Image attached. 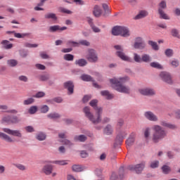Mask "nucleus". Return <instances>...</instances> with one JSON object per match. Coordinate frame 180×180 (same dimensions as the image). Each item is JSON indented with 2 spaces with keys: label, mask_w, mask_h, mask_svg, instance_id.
Here are the masks:
<instances>
[{
  "label": "nucleus",
  "mask_w": 180,
  "mask_h": 180,
  "mask_svg": "<svg viewBox=\"0 0 180 180\" xmlns=\"http://www.w3.org/2000/svg\"><path fill=\"white\" fill-rule=\"evenodd\" d=\"M129 81H130V77L128 76L112 77L110 79V84L111 88L117 91V92H120V94H130V87L123 84L129 82Z\"/></svg>",
  "instance_id": "1"
},
{
  "label": "nucleus",
  "mask_w": 180,
  "mask_h": 180,
  "mask_svg": "<svg viewBox=\"0 0 180 180\" xmlns=\"http://www.w3.org/2000/svg\"><path fill=\"white\" fill-rule=\"evenodd\" d=\"M96 116L94 115L91 112V108L86 106L83 108L84 116L93 123V124H99L102 122V113H103V108L102 107H97L94 108Z\"/></svg>",
  "instance_id": "2"
},
{
  "label": "nucleus",
  "mask_w": 180,
  "mask_h": 180,
  "mask_svg": "<svg viewBox=\"0 0 180 180\" xmlns=\"http://www.w3.org/2000/svg\"><path fill=\"white\" fill-rule=\"evenodd\" d=\"M152 130L151 140L154 144H158L160 141H162L164 138L167 136V131L161 125L154 124L152 127Z\"/></svg>",
  "instance_id": "3"
},
{
  "label": "nucleus",
  "mask_w": 180,
  "mask_h": 180,
  "mask_svg": "<svg viewBox=\"0 0 180 180\" xmlns=\"http://www.w3.org/2000/svg\"><path fill=\"white\" fill-rule=\"evenodd\" d=\"M115 50H116L115 54L117 57H119L120 60L122 61H130V57L127 56L126 53H124V48L122 45H115L114 46Z\"/></svg>",
  "instance_id": "4"
},
{
  "label": "nucleus",
  "mask_w": 180,
  "mask_h": 180,
  "mask_svg": "<svg viewBox=\"0 0 180 180\" xmlns=\"http://www.w3.org/2000/svg\"><path fill=\"white\" fill-rule=\"evenodd\" d=\"M1 123L2 124L4 123H7L8 124H18V123H20V119L16 115H5L2 117Z\"/></svg>",
  "instance_id": "5"
},
{
  "label": "nucleus",
  "mask_w": 180,
  "mask_h": 180,
  "mask_svg": "<svg viewBox=\"0 0 180 180\" xmlns=\"http://www.w3.org/2000/svg\"><path fill=\"white\" fill-rule=\"evenodd\" d=\"M86 58L89 63H98V61H99L98 53L94 49H89L87 50Z\"/></svg>",
  "instance_id": "6"
},
{
  "label": "nucleus",
  "mask_w": 180,
  "mask_h": 180,
  "mask_svg": "<svg viewBox=\"0 0 180 180\" xmlns=\"http://www.w3.org/2000/svg\"><path fill=\"white\" fill-rule=\"evenodd\" d=\"M146 168V162H141V163L136 165H131L128 167V169L135 174H140Z\"/></svg>",
  "instance_id": "7"
},
{
  "label": "nucleus",
  "mask_w": 180,
  "mask_h": 180,
  "mask_svg": "<svg viewBox=\"0 0 180 180\" xmlns=\"http://www.w3.org/2000/svg\"><path fill=\"white\" fill-rule=\"evenodd\" d=\"M110 180H123L124 179V168L120 167L118 173L112 172L110 176Z\"/></svg>",
  "instance_id": "8"
},
{
  "label": "nucleus",
  "mask_w": 180,
  "mask_h": 180,
  "mask_svg": "<svg viewBox=\"0 0 180 180\" xmlns=\"http://www.w3.org/2000/svg\"><path fill=\"white\" fill-rule=\"evenodd\" d=\"M2 130L6 134H9L10 136H13L14 137H18V139H22L23 137V134H22V131L19 129H11L9 128H3Z\"/></svg>",
  "instance_id": "9"
},
{
  "label": "nucleus",
  "mask_w": 180,
  "mask_h": 180,
  "mask_svg": "<svg viewBox=\"0 0 180 180\" xmlns=\"http://www.w3.org/2000/svg\"><path fill=\"white\" fill-rule=\"evenodd\" d=\"M146 42L143 40V38L139 37L135 39L134 48L136 50H144V49H146Z\"/></svg>",
  "instance_id": "10"
},
{
  "label": "nucleus",
  "mask_w": 180,
  "mask_h": 180,
  "mask_svg": "<svg viewBox=\"0 0 180 180\" xmlns=\"http://www.w3.org/2000/svg\"><path fill=\"white\" fill-rule=\"evenodd\" d=\"M139 94L143 96H155V90L151 88H143L139 90Z\"/></svg>",
  "instance_id": "11"
},
{
  "label": "nucleus",
  "mask_w": 180,
  "mask_h": 180,
  "mask_svg": "<svg viewBox=\"0 0 180 180\" xmlns=\"http://www.w3.org/2000/svg\"><path fill=\"white\" fill-rule=\"evenodd\" d=\"M50 78H51V76L49 73H44L39 77V81H41V82H48V84L51 86V85L54 84V82L51 80Z\"/></svg>",
  "instance_id": "12"
},
{
  "label": "nucleus",
  "mask_w": 180,
  "mask_h": 180,
  "mask_svg": "<svg viewBox=\"0 0 180 180\" xmlns=\"http://www.w3.org/2000/svg\"><path fill=\"white\" fill-rule=\"evenodd\" d=\"M144 117L146 118L147 120L149 122H158V116L155 115L153 111H146L143 113Z\"/></svg>",
  "instance_id": "13"
},
{
  "label": "nucleus",
  "mask_w": 180,
  "mask_h": 180,
  "mask_svg": "<svg viewBox=\"0 0 180 180\" xmlns=\"http://www.w3.org/2000/svg\"><path fill=\"white\" fill-rule=\"evenodd\" d=\"M65 89L68 91V95L74 94V83L72 81H68L63 84Z\"/></svg>",
  "instance_id": "14"
},
{
  "label": "nucleus",
  "mask_w": 180,
  "mask_h": 180,
  "mask_svg": "<svg viewBox=\"0 0 180 180\" xmlns=\"http://www.w3.org/2000/svg\"><path fill=\"white\" fill-rule=\"evenodd\" d=\"M160 77L162 81L167 82V84L172 83V78L171 77V75L167 72H161L160 74Z\"/></svg>",
  "instance_id": "15"
},
{
  "label": "nucleus",
  "mask_w": 180,
  "mask_h": 180,
  "mask_svg": "<svg viewBox=\"0 0 180 180\" xmlns=\"http://www.w3.org/2000/svg\"><path fill=\"white\" fill-rule=\"evenodd\" d=\"M67 30V27H60V25H52L49 28L50 33H56V32H63Z\"/></svg>",
  "instance_id": "16"
},
{
  "label": "nucleus",
  "mask_w": 180,
  "mask_h": 180,
  "mask_svg": "<svg viewBox=\"0 0 180 180\" xmlns=\"http://www.w3.org/2000/svg\"><path fill=\"white\" fill-rule=\"evenodd\" d=\"M53 169L52 165H45L43 166L41 171L45 175H51L53 174Z\"/></svg>",
  "instance_id": "17"
},
{
  "label": "nucleus",
  "mask_w": 180,
  "mask_h": 180,
  "mask_svg": "<svg viewBox=\"0 0 180 180\" xmlns=\"http://www.w3.org/2000/svg\"><path fill=\"white\" fill-rule=\"evenodd\" d=\"M147 16H148V11L146 10H141L135 17H134V20H140V19H144V18H147Z\"/></svg>",
  "instance_id": "18"
},
{
  "label": "nucleus",
  "mask_w": 180,
  "mask_h": 180,
  "mask_svg": "<svg viewBox=\"0 0 180 180\" xmlns=\"http://www.w3.org/2000/svg\"><path fill=\"white\" fill-rule=\"evenodd\" d=\"M35 139L38 141H44L47 139V134L44 131H38L35 135Z\"/></svg>",
  "instance_id": "19"
},
{
  "label": "nucleus",
  "mask_w": 180,
  "mask_h": 180,
  "mask_svg": "<svg viewBox=\"0 0 180 180\" xmlns=\"http://www.w3.org/2000/svg\"><path fill=\"white\" fill-rule=\"evenodd\" d=\"M93 15L96 18H101L102 15V9L98 5H95L93 8Z\"/></svg>",
  "instance_id": "20"
},
{
  "label": "nucleus",
  "mask_w": 180,
  "mask_h": 180,
  "mask_svg": "<svg viewBox=\"0 0 180 180\" xmlns=\"http://www.w3.org/2000/svg\"><path fill=\"white\" fill-rule=\"evenodd\" d=\"M104 134L106 136H112L113 134V126L110 124H108L103 129Z\"/></svg>",
  "instance_id": "21"
},
{
  "label": "nucleus",
  "mask_w": 180,
  "mask_h": 180,
  "mask_svg": "<svg viewBox=\"0 0 180 180\" xmlns=\"http://www.w3.org/2000/svg\"><path fill=\"white\" fill-rule=\"evenodd\" d=\"M127 134L125 133H120L115 139V144L117 146H120L123 143V139L126 137Z\"/></svg>",
  "instance_id": "22"
},
{
  "label": "nucleus",
  "mask_w": 180,
  "mask_h": 180,
  "mask_svg": "<svg viewBox=\"0 0 180 180\" xmlns=\"http://www.w3.org/2000/svg\"><path fill=\"white\" fill-rule=\"evenodd\" d=\"M1 44L2 46V49H4L5 50H11V49L13 47V44H11V42L6 39L1 41Z\"/></svg>",
  "instance_id": "23"
},
{
  "label": "nucleus",
  "mask_w": 180,
  "mask_h": 180,
  "mask_svg": "<svg viewBox=\"0 0 180 180\" xmlns=\"http://www.w3.org/2000/svg\"><path fill=\"white\" fill-rule=\"evenodd\" d=\"M0 139L4 140L6 143H13V139L9 135L0 131Z\"/></svg>",
  "instance_id": "24"
},
{
  "label": "nucleus",
  "mask_w": 180,
  "mask_h": 180,
  "mask_svg": "<svg viewBox=\"0 0 180 180\" xmlns=\"http://www.w3.org/2000/svg\"><path fill=\"white\" fill-rule=\"evenodd\" d=\"M46 117L48 119H50L51 120H56V119H60L61 118V115L58 112H50L46 115Z\"/></svg>",
  "instance_id": "25"
},
{
  "label": "nucleus",
  "mask_w": 180,
  "mask_h": 180,
  "mask_svg": "<svg viewBox=\"0 0 180 180\" xmlns=\"http://www.w3.org/2000/svg\"><path fill=\"white\" fill-rule=\"evenodd\" d=\"M75 141H79V143H85L88 140V137L84 134L76 135L74 137Z\"/></svg>",
  "instance_id": "26"
},
{
  "label": "nucleus",
  "mask_w": 180,
  "mask_h": 180,
  "mask_svg": "<svg viewBox=\"0 0 180 180\" xmlns=\"http://www.w3.org/2000/svg\"><path fill=\"white\" fill-rule=\"evenodd\" d=\"M101 96H103L105 98V99H108L110 101V99H113V94H110V92L108 90H103L101 91Z\"/></svg>",
  "instance_id": "27"
},
{
  "label": "nucleus",
  "mask_w": 180,
  "mask_h": 180,
  "mask_svg": "<svg viewBox=\"0 0 180 180\" xmlns=\"http://www.w3.org/2000/svg\"><path fill=\"white\" fill-rule=\"evenodd\" d=\"M72 169L74 172H82V171H85L86 168L84 166H81L80 165H74L72 166Z\"/></svg>",
  "instance_id": "28"
},
{
  "label": "nucleus",
  "mask_w": 180,
  "mask_h": 180,
  "mask_svg": "<svg viewBox=\"0 0 180 180\" xmlns=\"http://www.w3.org/2000/svg\"><path fill=\"white\" fill-rule=\"evenodd\" d=\"M122 37H130V30L127 27H122L121 29Z\"/></svg>",
  "instance_id": "29"
},
{
  "label": "nucleus",
  "mask_w": 180,
  "mask_h": 180,
  "mask_svg": "<svg viewBox=\"0 0 180 180\" xmlns=\"http://www.w3.org/2000/svg\"><path fill=\"white\" fill-rule=\"evenodd\" d=\"M122 26H115L112 30L113 36H121Z\"/></svg>",
  "instance_id": "30"
},
{
  "label": "nucleus",
  "mask_w": 180,
  "mask_h": 180,
  "mask_svg": "<svg viewBox=\"0 0 180 180\" xmlns=\"http://www.w3.org/2000/svg\"><path fill=\"white\" fill-rule=\"evenodd\" d=\"M160 126L161 127H166L167 129H175V125L165 121V120H161L160 121Z\"/></svg>",
  "instance_id": "31"
},
{
  "label": "nucleus",
  "mask_w": 180,
  "mask_h": 180,
  "mask_svg": "<svg viewBox=\"0 0 180 180\" xmlns=\"http://www.w3.org/2000/svg\"><path fill=\"white\" fill-rule=\"evenodd\" d=\"M80 78L82 81H85L86 82H95V80L94 79V78L91 77V75H86V74L82 75Z\"/></svg>",
  "instance_id": "32"
},
{
  "label": "nucleus",
  "mask_w": 180,
  "mask_h": 180,
  "mask_svg": "<svg viewBox=\"0 0 180 180\" xmlns=\"http://www.w3.org/2000/svg\"><path fill=\"white\" fill-rule=\"evenodd\" d=\"M49 164H55L56 165H68V160H53V161H49Z\"/></svg>",
  "instance_id": "33"
},
{
  "label": "nucleus",
  "mask_w": 180,
  "mask_h": 180,
  "mask_svg": "<svg viewBox=\"0 0 180 180\" xmlns=\"http://www.w3.org/2000/svg\"><path fill=\"white\" fill-rule=\"evenodd\" d=\"M151 61H153V58H151V56L147 53L142 55V63H146V64H149V63H151Z\"/></svg>",
  "instance_id": "34"
},
{
  "label": "nucleus",
  "mask_w": 180,
  "mask_h": 180,
  "mask_svg": "<svg viewBox=\"0 0 180 180\" xmlns=\"http://www.w3.org/2000/svg\"><path fill=\"white\" fill-rule=\"evenodd\" d=\"M75 64L76 65H78L79 67H85V65L88 64V61H86V60H85L84 58H81L79 60H76Z\"/></svg>",
  "instance_id": "35"
},
{
  "label": "nucleus",
  "mask_w": 180,
  "mask_h": 180,
  "mask_svg": "<svg viewBox=\"0 0 180 180\" xmlns=\"http://www.w3.org/2000/svg\"><path fill=\"white\" fill-rule=\"evenodd\" d=\"M36 100H34V98L30 97L23 101L22 104L24 106H29L30 105H33Z\"/></svg>",
  "instance_id": "36"
},
{
  "label": "nucleus",
  "mask_w": 180,
  "mask_h": 180,
  "mask_svg": "<svg viewBox=\"0 0 180 180\" xmlns=\"http://www.w3.org/2000/svg\"><path fill=\"white\" fill-rule=\"evenodd\" d=\"M45 19H51V20L56 21L57 20V15L54 13H48L44 15Z\"/></svg>",
  "instance_id": "37"
},
{
  "label": "nucleus",
  "mask_w": 180,
  "mask_h": 180,
  "mask_svg": "<svg viewBox=\"0 0 180 180\" xmlns=\"http://www.w3.org/2000/svg\"><path fill=\"white\" fill-rule=\"evenodd\" d=\"M158 13L160 15V19H165V20H169V16L165 13L164 10L158 9Z\"/></svg>",
  "instance_id": "38"
},
{
  "label": "nucleus",
  "mask_w": 180,
  "mask_h": 180,
  "mask_svg": "<svg viewBox=\"0 0 180 180\" xmlns=\"http://www.w3.org/2000/svg\"><path fill=\"white\" fill-rule=\"evenodd\" d=\"M127 147H131L134 144V135H130L129 139L126 141Z\"/></svg>",
  "instance_id": "39"
},
{
  "label": "nucleus",
  "mask_w": 180,
  "mask_h": 180,
  "mask_svg": "<svg viewBox=\"0 0 180 180\" xmlns=\"http://www.w3.org/2000/svg\"><path fill=\"white\" fill-rule=\"evenodd\" d=\"M169 65L172 68H177V67H179V60L178 59H172L169 60Z\"/></svg>",
  "instance_id": "40"
},
{
  "label": "nucleus",
  "mask_w": 180,
  "mask_h": 180,
  "mask_svg": "<svg viewBox=\"0 0 180 180\" xmlns=\"http://www.w3.org/2000/svg\"><path fill=\"white\" fill-rule=\"evenodd\" d=\"M169 116H175L176 119H180V110H173L168 113Z\"/></svg>",
  "instance_id": "41"
},
{
  "label": "nucleus",
  "mask_w": 180,
  "mask_h": 180,
  "mask_svg": "<svg viewBox=\"0 0 180 180\" xmlns=\"http://www.w3.org/2000/svg\"><path fill=\"white\" fill-rule=\"evenodd\" d=\"M38 110L39 108L37 107V105H32L28 109V113H30V115H35V113H37Z\"/></svg>",
  "instance_id": "42"
},
{
  "label": "nucleus",
  "mask_w": 180,
  "mask_h": 180,
  "mask_svg": "<svg viewBox=\"0 0 180 180\" xmlns=\"http://www.w3.org/2000/svg\"><path fill=\"white\" fill-rule=\"evenodd\" d=\"M171 34L173 37H176V39H180L179 30L176 28L172 29Z\"/></svg>",
  "instance_id": "43"
},
{
  "label": "nucleus",
  "mask_w": 180,
  "mask_h": 180,
  "mask_svg": "<svg viewBox=\"0 0 180 180\" xmlns=\"http://www.w3.org/2000/svg\"><path fill=\"white\" fill-rule=\"evenodd\" d=\"M150 66L152 67V68H156L157 70H162V66L160 63L158 62H152L150 63Z\"/></svg>",
  "instance_id": "44"
},
{
  "label": "nucleus",
  "mask_w": 180,
  "mask_h": 180,
  "mask_svg": "<svg viewBox=\"0 0 180 180\" xmlns=\"http://www.w3.org/2000/svg\"><path fill=\"white\" fill-rule=\"evenodd\" d=\"M162 173L165 174V175H168V174H169V172H171V167H169V166L168 165H163L162 167Z\"/></svg>",
  "instance_id": "45"
},
{
  "label": "nucleus",
  "mask_w": 180,
  "mask_h": 180,
  "mask_svg": "<svg viewBox=\"0 0 180 180\" xmlns=\"http://www.w3.org/2000/svg\"><path fill=\"white\" fill-rule=\"evenodd\" d=\"M8 67H16L18 65V60L15 59H10L7 60Z\"/></svg>",
  "instance_id": "46"
},
{
  "label": "nucleus",
  "mask_w": 180,
  "mask_h": 180,
  "mask_svg": "<svg viewBox=\"0 0 180 180\" xmlns=\"http://www.w3.org/2000/svg\"><path fill=\"white\" fill-rule=\"evenodd\" d=\"M148 44L149 46H151L152 49L155 51H158V50H160V47H158L157 42L153 41H148Z\"/></svg>",
  "instance_id": "47"
},
{
  "label": "nucleus",
  "mask_w": 180,
  "mask_h": 180,
  "mask_svg": "<svg viewBox=\"0 0 180 180\" xmlns=\"http://www.w3.org/2000/svg\"><path fill=\"white\" fill-rule=\"evenodd\" d=\"M59 141L60 143H62L63 144H64V146H68V147H71L74 146V143H72V142H71V141L68 139H61Z\"/></svg>",
  "instance_id": "48"
},
{
  "label": "nucleus",
  "mask_w": 180,
  "mask_h": 180,
  "mask_svg": "<svg viewBox=\"0 0 180 180\" xmlns=\"http://www.w3.org/2000/svg\"><path fill=\"white\" fill-rule=\"evenodd\" d=\"M63 58L65 60V61H74V55L67 53L63 56Z\"/></svg>",
  "instance_id": "49"
},
{
  "label": "nucleus",
  "mask_w": 180,
  "mask_h": 180,
  "mask_svg": "<svg viewBox=\"0 0 180 180\" xmlns=\"http://www.w3.org/2000/svg\"><path fill=\"white\" fill-rule=\"evenodd\" d=\"M26 36H29V34L27 33H18V32H15L14 33V37H16V39H25V37H26Z\"/></svg>",
  "instance_id": "50"
},
{
  "label": "nucleus",
  "mask_w": 180,
  "mask_h": 180,
  "mask_svg": "<svg viewBox=\"0 0 180 180\" xmlns=\"http://www.w3.org/2000/svg\"><path fill=\"white\" fill-rule=\"evenodd\" d=\"M50 110V108L47 105H43L40 107L41 113H47Z\"/></svg>",
  "instance_id": "51"
},
{
  "label": "nucleus",
  "mask_w": 180,
  "mask_h": 180,
  "mask_svg": "<svg viewBox=\"0 0 180 180\" xmlns=\"http://www.w3.org/2000/svg\"><path fill=\"white\" fill-rule=\"evenodd\" d=\"M24 47H27L28 49H36L37 47H39V44L26 42L24 44Z\"/></svg>",
  "instance_id": "52"
},
{
  "label": "nucleus",
  "mask_w": 180,
  "mask_h": 180,
  "mask_svg": "<svg viewBox=\"0 0 180 180\" xmlns=\"http://www.w3.org/2000/svg\"><path fill=\"white\" fill-rule=\"evenodd\" d=\"M20 56L22 57V58H26L27 56H29V51H26L25 49H21L19 51Z\"/></svg>",
  "instance_id": "53"
},
{
  "label": "nucleus",
  "mask_w": 180,
  "mask_h": 180,
  "mask_svg": "<svg viewBox=\"0 0 180 180\" xmlns=\"http://www.w3.org/2000/svg\"><path fill=\"white\" fill-rule=\"evenodd\" d=\"M150 134H151V128L146 127L144 131V137L146 140L150 139Z\"/></svg>",
  "instance_id": "54"
},
{
  "label": "nucleus",
  "mask_w": 180,
  "mask_h": 180,
  "mask_svg": "<svg viewBox=\"0 0 180 180\" xmlns=\"http://www.w3.org/2000/svg\"><path fill=\"white\" fill-rule=\"evenodd\" d=\"M103 6V9H104V16L106 15H109V13H110V9H109V6H108V4H102Z\"/></svg>",
  "instance_id": "55"
},
{
  "label": "nucleus",
  "mask_w": 180,
  "mask_h": 180,
  "mask_svg": "<svg viewBox=\"0 0 180 180\" xmlns=\"http://www.w3.org/2000/svg\"><path fill=\"white\" fill-rule=\"evenodd\" d=\"M150 168L152 169H155V168H158V167H160V161L158 160H155L150 162Z\"/></svg>",
  "instance_id": "56"
},
{
  "label": "nucleus",
  "mask_w": 180,
  "mask_h": 180,
  "mask_svg": "<svg viewBox=\"0 0 180 180\" xmlns=\"http://www.w3.org/2000/svg\"><path fill=\"white\" fill-rule=\"evenodd\" d=\"M13 165L14 167H15V168H18V169H20V171H26L27 169L26 166L20 163L13 164Z\"/></svg>",
  "instance_id": "57"
},
{
  "label": "nucleus",
  "mask_w": 180,
  "mask_h": 180,
  "mask_svg": "<svg viewBox=\"0 0 180 180\" xmlns=\"http://www.w3.org/2000/svg\"><path fill=\"white\" fill-rule=\"evenodd\" d=\"M67 46H70V47H78L79 46V44L78 42H75L72 40H69L67 42Z\"/></svg>",
  "instance_id": "58"
},
{
  "label": "nucleus",
  "mask_w": 180,
  "mask_h": 180,
  "mask_svg": "<svg viewBox=\"0 0 180 180\" xmlns=\"http://www.w3.org/2000/svg\"><path fill=\"white\" fill-rule=\"evenodd\" d=\"M89 105L90 106H91V108H93V109H96L98 107V100L96 99H93L89 102Z\"/></svg>",
  "instance_id": "59"
},
{
  "label": "nucleus",
  "mask_w": 180,
  "mask_h": 180,
  "mask_svg": "<svg viewBox=\"0 0 180 180\" xmlns=\"http://www.w3.org/2000/svg\"><path fill=\"white\" fill-rule=\"evenodd\" d=\"M165 54L167 57H172V56H174V50L167 49L165 50Z\"/></svg>",
  "instance_id": "60"
},
{
  "label": "nucleus",
  "mask_w": 180,
  "mask_h": 180,
  "mask_svg": "<svg viewBox=\"0 0 180 180\" xmlns=\"http://www.w3.org/2000/svg\"><path fill=\"white\" fill-rule=\"evenodd\" d=\"M134 60L136 63H141L142 56H140V55L135 53H134Z\"/></svg>",
  "instance_id": "61"
},
{
  "label": "nucleus",
  "mask_w": 180,
  "mask_h": 180,
  "mask_svg": "<svg viewBox=\"0 0 180 180\" xmlns=\"http://www.w3.org/2000/svg\"><path fill=\"white\" fill-rule=\"evenodd\" d=\"M161 9V11H164V9H167V2L165 1H162L159 4V8Z\"/></svg>",
  "instance_id": "62"
},
{
  "label": "nucleus",
  "mask_w": 180,
  "mask_h": 180,
  "mask_svg": "<svg viewBox=\"0 0 180 180\" xmlns=\"http://www.w3.org/2000/svg\"><path fill=\"white\" fill-rule=\"evenodd\" d=\"M79 153L82 158H88L89 157V153L86 150H80Z\"/></svg>",
  "instance_id": "63"
},
{
  "label": "nucleus",
  "mask_w": 180,
  "mask_h": 180,
  "mask_svg": "<svg viewBox=\"0 0 180 180\" xmlns=\"http://www.w3.org/2000/svg\"><path fill=\"white\" fill-rule=\"evenodd\" d=\"M25 131H27V133H34V131H35L34 127H33L32 126L25 127Z\"/></svg>",
  "instance_id": "64"
}]
</instances>
